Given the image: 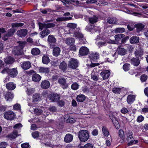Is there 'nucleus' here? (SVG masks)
<instances>
[{"mask_svg":"<svg viewBox=\"0 0 148 148\" xmlns=\"http://www.w3.org/2000/svg\"><path fill=\"white\" fill-rule=\"evenodd\" d=\"M21 106L19 104H16L13 106V108L14 110H18L20 109Z\"/></svg>","mask_w":148,"mask_h":148,"instance_id":"nucleus-63","label":"nucleus"},{"mask_svg":"<svg viewBox=\"0 0 148 148\" xmlns=\"http://www.w3.org/2000/svg\"><path fill=\"white\" fill-rule=\"evenodd\" d=\"M18 74L17 70L15 69H10L9 70V74L12 77H16Z\"/></svg>","mask_w":148,"mask_h":148,"instance_id":"nucleus-25","label":"nucleus"},{"mask_svg":"<svg viewBox=\"0 0 148 148\" xmlns=\"http://www.w3.org/2000/svg\"><path fill=\"white\" fill-rule=\"evenodd\" d=\"M114 40L110 39H105L103 40V41L98 42L97 45L99 48H101V47L106 45L107 43L114 44Z\"/></svg>","mask_w":148,"mask_h":148,"instance_id":"nucleus-6","label":"nucleus"},{"mask_svg":"<svg viewBox=\"0 0 148 148\" xmlns=\"http://www.w3.org/2000/svg\"><path fill=\"white\" fill-rule=\"evenodd\" d=\"M59 96L56 94L51 95H50L49 99L52 101L57 102L60 99Z\"/></svg>","mask_w":148,"mask_h":148,"instance_id":"nucleus-24","label":"nucleus"},{"mask_svg":"<svg viewBox=\"0 0 148 148\" xmlns=\"http://www.w3.org/2000/svg\"><path fill=\"white\" fill-rule=\"evenodd\" d=\"M83 148H93V146L91 144L87 143L84 146Z\"/></svg>","mask_w":148,"mask_h":148,"instance_id":"nucleus-60","label":"nucleus"},{"mask_svg":"<svg viewBox=\"0 0 148 148\" xmlns=\"http://www.w3.org/2000/svg\"><path fill=\"white\" fill-rule=\"evenodd\" d=\"M89 56L90 59L93 61L99 58V55L97 53H91L89 55Z\"/></svg>","mask_w":148,"mask_h":148,"instance_id":"nucleus-35","label":"nucleus"},{"mask_svg":"<svg viewBox=\"0 0 148 148\" xmlns=\"http://www.w3.org/2000/svg\"><path fill=\"white\" fill-rule=\"evenodd\" d=\"M46 109L44 107H41L39 108H35L34 110V112L36 115H39L42 114L43 111H44V112L46 114V115H49V112H47Z\"/></svg>","mask_w":148,"mask_h":148,"instance_id":"nucleus-9","label":"nucleus"},{"mask_svg":"<svg viewBox=\"0 0 148 148\" xmlns=\"http://www.w3.org/2000/svg\"><path fill=\"white\" fill-rule=\"evenodd\" d=\"M14 59L11 57H8L5 59L4 61L7 64H12L14 62Z\"/></svg>","mask_w":148,"mask_h":148,"instance_id":"nucleus-34","label":"nucleus"},{"mask_svg":"<svg viewBox=\"0 0 148 148\" xmlns=\"http://www.w3.org/2000/svg\"><path fill=\"white\" fill-rule=\"evenodd\" d=\"M15 116V114L12 111L6 112L4 114V117L7 120H13Z\"/></svg>","mask_w":148,"mask_h":148,"instance_id":"nucleus-10","label":"nucleus"},{"mask_svg":"<svg viewBox=\"0 0 148 148\" xmlns=\"http://www.w3.org/2000/svg\"><path fill=\"white\" fill-rule=\"evenodd\" d=\"M29 145L28 143H25L21 145V147L22 148H28Z\"/></svg>","mask_w":148,"mask_h":148,"instance_id":"nucleus-61","label":"nucleus"},{"mask_svg":"<svg viewBox=\"0 0 148 148\" xmlns=\"http://www.w3.org/2000/svg\"><path fill=\"white\" fill-rule=\"evenodd\" d=\"M34 90L32 88H27L25 92L27 94L29 95H31L34 92Z\"/></svg>","mask_w":148,"mask_h":148,"instance_id":"nucleus-47","label":"nucleus"},{"mask_svg":"<svg viewBox=\"0 0 148 148\" xmlns=\"http://www.w3.org/2000/svg\"><path fill=\"white\" fill-rule=\"evenodd\" d=\"M38 71L40 73H48L50 71L48 68L40 67L38 68Z\"/></svg>","mask_w":148,"mask_h":148,"instance_id":"nucleus-29","label":"nucleus"},{"mask_svg":"<svg viewBox=\"0 0 148 148\" xmlns=\"http://www.w3.org/2000/svg\"><path fill=\"white\" fill-rule=\"evenodd\" d=\"M49 110L52 112H55L57 111V108L56 107L54 106H50L49 109Z\"/></svg>","mask_w":148,"mask_h":148,"instance_id":"nucleus-56","label":"nucleus"},{"mask_svg":"<svg viewBox=\"0 0 148 148\" xmlns=\"http://www.w3.org/2000/svg\"><path fill=\"white\" fill-rule=\"evenodd\" d=\"M9 70L8 68H5L3 70L1 73L3 74L7 73L9 74Z\"/></svg>","mask_w":148,"mask_h":148,"instance_id":"nucleus-59","label":"nucleus"},{"mask_svg":"<svg viewBox=\"0 0 148 148\" xmlns=\"http://www.w3.org/2000/svg\"><path fill=\"white\" fill-rule=\"evenodd\" d=\"M18 133L17 131H14L13 134H10L8 136L10 139L14 138L18 136Z\"/></svg>","mask_w":148,"mask_h":148,"instance_id":"nucleus-45","label":"nucleus"},{"mask_svg":"<svg viewBox=\"0 0 148 148\" xmlns=\"http://www.w3.org/2000/svg\"><path fill=\"white\" fill-rule=\"evenodd\" d=\"M75 39L72 38H66L65 40V42L68 45L71 46L75 43Z\"/></svg>","mask_w":148,"mask_h":148,"instance_id":"nucleus-21","label":"nucleus"},{"mask_svg":"<svg viewBox=\"0 0 148 148\" xmlns=\"http://www.w3.org/2000/svg\"><path fill=\"white\" fill-rule=\"evenodd\" d=\"M8 145L7 143L5 142H2L0 144V148H6L5 147H6Z\"/></svg>","mask_w":148,"mask_h":148,"instance_id":"nucleus-62","label":"nucleus"},{"mask_svg":"<svg viewBox=\"0 0 148 148\" xmlns=\"http://www.w3.org/2000/svg\"><path fill=\"white\" fill-rule=\"evenodd\" d=\"M50 33V31L48 29H45L41 32L40 33V37L42 38H43L47 36Z\"/></svg>","mask_w":148,"mask_h":148,"instance_id":"nucleus-31","label":"nucleus"},{"mask_svg":"<svg viewBox=\"0 0 148 148\" xmlns=\"http://www.w3.org/2000/svg\"><path fill=\"white\" fill-rule=\"evenodd\" d=\"M107 22L110 24H113L116 23V20L114 18H109L107 20Z\"/></svg>","mask_w":148,"mask_h":148,"instance_id":"nucleus-43","label":"nucleus"},{"mask_svg":"<svg viewBox=\"0 0 148 148\" xmlns=\"http://www.w3.org/2000/svg\"><path fill=\"white\" fill-rule=\"evenodd\" d=\"M119 135L120 137L122 139L124 138V133L123 130L121 129L119 132Z\"/></svg>","mask_w":148,"mask_h":148,"instance_id":"nucleus-55","label":"nucleus"},{"mask_svg":"<svg viewBox=\"0 0 148 148\" xmlns=\"http://www.w3.org/2000/svg\"><path fill=\"white\" fill-rule=\"evenodd\" d=\"M102 131L103 135L106 137H108L109 135V133L107 128L105 126H103Z\"/></svg>","mask_w":148,"mask_h":148,"instance_id":"nucleus-38","label":"nucleus"},{"mask_svg":"<svg viewBox=\"0 0 148 148\" xmlns=\"http://www.w3.org/2000/svg\"><path fill=\"white\" fill-rule=\"evenodd\" d=\"M21 67L24 70H27L31 66V63L29 61L21 62L20 63Z\"/></svg>","mask_w":148,"mask_h":148,"instance_id":"nucleus-11","label":"nucleus"},{"mask_svg":"<svg viewBox=\"0 0 148 148\" xmlns=\"http://www.w3.org/2000/svg\"><path fill=\"white\" fill-rule=\"evenodd\" d=\"M6 88L9 90H12L16 88V85L13 82H10L6 84Z\"/></svg>","mask_w":148,"mask_h":148,"instance_id":"nucleus-27","label":"nucleus"},{"mask_svg":"<svg viewBox=\"0 0 148 148\" xmlns=\"http://www.w3.org/2000/svg\"><path fill=\"white\" fill-rule=\"evenodd\" d=\"M26 42L19 41V45L14 48L12 51L13 54L15 55H20L21 53L22 49L23 48L26 44Z\"/></svg>","mask_w":148,"mask_h":148,"instance_id":"nucleus-3","label":"nucleus"},{"mask_svg":"<svg viewBox=\"0 0 148 148\" xmlns=\"http://www.w3.org/2000/svg\"><path fill=\"white\" fill-rule=\"evenodd\" d=\"M88 49L85 47H82L79 50V53L81 56L87 55L88 53Z\"/></svg>","mask_w":148,"mask_h":148,"instance_id":"nucleus-13","label":"nucleus"},{"mask_svg":"<svg viewBox=\"0 0 148 148\" xmlns=\"http://www.w3.org/2000/svg\"><path fill=\"white\" fill-rule=\"evenodd\" d=\"M131 63L135 66H138L140 63V61L138 58H133L130 60Z\"/></svg>","mask_w":148,"mask_h":148,"instance_id":"nucleus-26","label":"nucleus"},{"mask_svg":"<svg viewBox=\"0 0 148 148\" xmlns=\"http://www.w3.org/2000/svg\"><path fill=\"white\" fill-rule=\"evenodd\" d=\"M144 119V117L142 115L139 116H138L137 121L138 122H142Z\"/></svg>","mask_w":148,"mask_h":148,"instance_id":"nucleus-58","label":"nucleus"},{"mask_svg":"<svg viewBox=\"0 0 148 148\" xmlns=\"http://www.w3.org/2000/svg\"><path fill=\"white\" fill-rule=\"evenodd\" d=\"M130 40L131 44L137 43L139 41V38L137 36H134L131 38Z\"/></svg>","mask_w":148,"mask_h":148,"instance_id":"nucleus-32","label":"nucleus"},{"mask_svg":"<svg viewBox=\"0 0 148 148\" xmlns=\"http://www.w3.org/2000/svg\"><path fill=\"white\" fill-rule=\"evenodd\" d=\"M76 26L77 25L76 24L69 23H68L67 25L66 29L69 31V33H72L74 31Z\"/></svg>","mask_w":148,"mask_h":148,"instance_id":"nucleus-12","label":"nucleus"},{"mask_svg":"<svg viewBox=\"0 0 148 148\" xmlns=\"http://www.w3.org/2000/svg\"><path fill=\"white\" fill-rule=\"evenodd\" d=\"M41 98L40 94L35 93L33 96V102L37 101L40 100Z\"/></svg>","mask_w":148,"mask_h":148,"instance_id":"nucleus-40","label":"nucleus"},{"mask_svg":"<svg viewBox=\"0 0 148 148\" xmlns=\"http://www.w3.org/2000/svg\"><path fill=\"white\" fill-rule=\"evenodd\" d=\"M133 133L132 132L129 131L128 132L127 136V140L129 142L127 144L129 146L131 145H133L134 143L136 144L138 143V141L135 140L134 139L133 137L132 136Z\"/></svg>","mask_w":148,"mask_h":148,"instance_id":"nucleus-4","label":"nucleus"},{"mask_svg":"<svg viewBox=\"0 0 148 148\" xmlns=\"http://www.w3.org/2000/svg\"><path fill=\"white\" fill-rule=\"evenodd\" d=\"M147 76L143 74L141 76L140 79L142 82H145L147 80Z\"/></svg>","mask_w":148,"mask_h":148,"instance_id":"nucleus-54","label":"nucleus"},{"mask_svg":"<svg viewBox=\"0 0 148 148\" xmlns=\"http://www.w3.org/2000/svg\"><path fill=\"white\" fill-rule=\"evenodd\" d=\"M24 25L23 23H13L12 24V27L13 28L8 31L7 33L4 35V37H9L13 36L14 32H16L15 29L13 28L14 27H21Z\"/></svg>","mask_w":148,"mask_h":148,"instance_id":"nucleus-2","label":"nucleus"},{"mask_svg":"<svg viewBox=\"0 0 148 148\" xmlns=\"http://www.w3.org/2000/svg\"><path fill=\"white\" fill-rule=\"evenodd\" d=\"M56 39L53 35H50L48 36L47 41L51 45H54L56 42Z\"/></svg>","mask_w":148,"mask_h":148,"instance_id":"nucleus-14","label":"nucleus"},{"mask_svg":"<svg viewBox=\"0 0 148 148\" xmlns=\"http://www.w3.org/2000/svg\"><path fill=\"white\" fill-rule=\"evenodd\" d=\"M27 33V30L25 29H20L17 32V35L20 37H23L26 36Z\"/></svg>","mask_w":148,"mask_h":148,"instance_id":"nucleus-15","label":"nucleus"},{"mask_svg":"<svg viewBox=\"0 0 148 148\" xmlns=\"http://www.w3.org/2000/svg\"><path fill=\"white\" fill-rule=\"evenodd\" d=\"M130 67V64H125L123 66V69L125 71H127L129 70Z\"/></svg>","mask_w":148,"mask_h":148,"instance_id":"nucleus-51","label":"nucleus"},{"mask_svg":"<svg viewBox=\"0 0 148 148\" xmlns=\"http://www.w3.org/2000/svg\"><path fill=\"white\" fill-rule=\"evenodd\" d=\"M121 89L120 88H114L112 89L113 92L116 94L119 93L121 92Z\"/></svg>","mask_w":148,"mask_h":148,"instance_id":"nucleus-52","label":"nucleus"},{"mask_svg":"<svg viewBox=\"0 0 148 148\" xmlns=\"http://www.w3.org/2000/svg\"><path fill=\"white\" fill-rule=\"evenodd\" d=\"M79 87L78 84L76 82L73 83L71 86V88L72 89L74 90H76Z\"/></svg>","mask_w":148,"mask_h":148,"instance_id":"nucleus-53","label":"nucleus"},{"mask_svg":"<svg viewBox=\"0 0 148 148\" xmlns=\"http://www.w3.org/2000/svg\"><path fill=\"white\" fill-rule=\"evenodd\" d=\"M32 134L33 137L34 138L38 137L39 135V132L37 131L32 133Z\"/></svg>","mask_w":148,"mask_h":148,"instance_id":"nucleus-57","label":"nucleus"},{"mask_svg":"<svg viewBox=\"0 0 148 148\" xmlns=\"http://www.w3.org/2000/svg\"><path fill=\"white\" fill-rule=\"evenodd\" d=\"M110 117L116 128L117 129H119V122L117 121L116 118L113 116H110Z\"/></svg>","mask_w":148,"mask_h":148,"instance_id":"nucleus-19","label":"nucleus"},{"mask_svg":"<svg viewBox=\"0 0 148 148\" xmlns=\"http://www.w3.org/2000/svg\"><path fill=\"white\" fill-rule=\"evenodd\" d=\"M50 86L49 82L47 80H45L42 81L40 84L42 88L46 89L48 88Z\"/></svg>","mask_w":148,"mask_h":148,"instance_id":"nucleus-16","label":"nucleus"},{"mask_svg":"<svg viewBox=\"0 0 148 148\" xmlns=\"http://www.w3.org/2000/svg\"><path fill=\"white\" fill-rule=\"evenodd\" d=\"M136 96L133 95H130L127 97V103L131 104L135 100Z\"/></svg>","mask_w":148,"mask_h":148,"instance_id":"nucleus-22","label":"nucleus"},{"mask_svg":"<svg viewBox=\"0 0 148 148\" xmlns=\"http://www.w3.org/2000/svg\"><path fill=\"white\" fill-rule=\"evenodd\" d=\"M98 17L95 16H93L92 17L89 18L88 20L90 23L91 24H94L98 21Z\"/></svg>","mask_w":148,"mask_h":148,"instance_id":"nucleus-37","label":"nucleus"},{"mask_svg":"<svg viewBox=\"0 0 148 148\" xmlns=\"http://www.w3.org/2000/svg\"><path fill=\"white\" fill-rule=\"evenodd\" d=\"M14 94L12 92H8L5 95V98L7 101H10L13 98Z\"/></svg>","mask_w":148,"mask_h":148,"instance_id":"nucleus-18","label":"nucleus"},{"mask_svg":"<svg viewBox=\"0 0 148 148\" xmlns=\"http://www.w3.org/2000/svg\"><path fill=\"white\" fill-rule=\"evenodd\" d=\"M135 26L136 29L137 31L139 32L143 29L145 25L139 23L136 25Z\"/></svg>","mask_w":148,"mask_h":148,"instance_id":"nucleus-36","label":"nucleus"},{"mask_svg":"<svg viewBox=\"0 0 148 148\" xmlns=\"http://www.w3.org/2000/svg\"><path fill=\"white\" fill-rule=\"evenodd\" d=\"M78 62L77 60L71 58L69 62L68 66L73 69H75L78 67Z\"/></svg>","mask_w":148,"mask_h":148,"instance_id":"nucleus-5","label":"nucleus"},{"mask_svg":"<svg viewBox=\"0 0 148 148\" xmlns=\"http://www.w3.org/2000/svg\"><path fill=\"white\" fill-rule=\"evenodd\" d=\"M67 79H66L64 77H60L58 80V82L64 89L66 88L68 86V84L66 82Z\"/></svg>","mask_w":148,"mask_h":148,"instance_id":"nucleus-8","label":"nucleus"},{"mask_svg":"<svg viewBox=\"0 0 148 148\" xmlns=\"http://www.w3.org/2000/svg\"><path fill=\"white\" fill-rule=\"evenodd\" d=\"M32 79L34 82H39L41 80V77L39 74L35 73L33 75Z\"/></svg>","mask_w":148,"mask_h":148,"instance_id":"nucleus-28","label":"nucleus"},{"mask_svg":"<svg viewBox=\"0 0 148 148\" xmlns=\"http://www.w3.org/2000/svg\"><path fill=\"white\" fill-rule=\"evenodd\" d=\"M117 52L121 56L125 55L127 53V50L121 47H119L117 49Z\"/></svg>","mask_w":148,"mask_h":148,"instance_id":"nucleus-20","label":"nucleus"},{"mask_svg":"<svg viewBox=\"0 0 148 148\" xmlns=\"http://www.w3.org/2000/svg\"><path fill=\"white\" fill-rule=\"evenodd\" d=\"M73 139V136L70 134H66L64 138V141L66 143H70L72 141Z\"/></svg>","mask_w":148,"mask_h":148,"instance_id":"nucleus-23","label":"nucleus"},{"mask_svg":"<svg viewBox=\"0 0 148 148\" xmlns=\"http://www.w3.org/2000/svg\"><path fill=\"white\" fill-rule=\"evenodd\" d=\"M110 74V71L108 70H106L102 72L100 74L103 79H105L109 77Z\"/></svg>","mask_w":148,"mask_h":148,"instance_id":"nucleus-17","label":"nucleus"},{"mask_svg":"<svg viewBox=\"0 0 148 148\" xmlns=\"http://www.w3.org/2000/svg\"><path fill=\"white\" fill-rule=\"evenodd\" d=\"M66 121L67 123H73L75 122V120L73 118H69L66 120Z\"/></svg>","mask_w":148,"mask_h":148,"instance_id":"nucleus-64","label":"nucleus"},{"mask_svg":"<svg viewBox=\"0 0 148 148\" xmlns=\"http://www.w3.org/2000/svg\"><path fill=\"white\" fill-rule=\"evenodd\" d=\"M74 36L78 38H82L83 37V34L80 32H75L74 33Z\"/></svg>","mask_w":148,"mask_h":148,"instance_id":"nucleus-49","label":"nucleus"},{"mask_svg":"<svg viewBox=\"0 0 148 148\" xmlns=\"http://www.w3.org/2000/svg\"><path fill=\"white\" fill-rule=\"evenodd\" d=\"M86 97L83 95H79L77 96V101L79 102H82L85 99Z\"/></svg>","mask_w":148,"mask_h":148,"instance_id":"nucleus-41","label":"nucleus"},{"mask_svg":"<svg viewBox=\"0 0 148 148\" xmlns=\"http://www.w3.org/2000/svg\"><path fill=\"white\" fill-rule=\"evenodd\" d=\"M60 48L58 47H54L53 50V54L55 56H58L60 54Z\"/></svg>","mask_w":148,"mask_h":148,"instance_id":"nucleus-30","label":"nucleus"},{"mask_svg":"<svg viewBox=\"0 0 148 148\" xmlns=\"http://www.w3.org/2000/svg\"><path fill=\"white\" fill-rule=\"evenodd\" d=\"M67 64L65 62L63 61L60 63L59 65V68L63 71H64L67 69Z\"/></svg>","mask_w":148,"mask_h":148,"instance_id":"nucleus-39","label":"nucleus"},{"mask_svg":"<svg viewBox=\"0 0 148 148\" xmlns=\"http://www.w3.org/2000/svg\"><path fill=\"white\" fill-rule=\"evenodd\" d=\"M135 56L138 58H139V57H141L143 55V51L140 50L136 51L135 52Z\"/></svg>","mask_w":148,"mask_h":148,"instance_id":"nucleus-48","label":"nucleus"},{"mask_svg":"<svg viewBox=\"0 0 148 148\" xmlns=\"http://www.w3.org/2000/svg\"><path fill=\"white\" fill-rule=\"evenodd\" d=\"M78 136L79 140L83 142L87 141L90 136L88 132L86 130H80L78 133Z\"/></svg>","mask_w":148,"mask_h":148,"instance_id":"nucleus-1","label":"nucleus"},{"mask_svg":"<svg viewBox=\"0 0 148 148\" xmlns=\"http://www.w3.org/2000/svg\"><path fill=\"white\" fill-rule=\"evenodd\" d=\"M124 35L123 34H118L115 36V40L117 41L120 40L124 36Z\"/></svg>","mask_w":148,"mask_h":148,"instance_id":"nucleus-46","label":"nucleus"},{"mask_svg":"<svg viewBox=\"0 0 148 148\" xmlns=\"http://www.w3.org/2000/svg\"><path fill=\"white\" fill-rule=\"evenodd\" d=\"M125 31V29L123 28H118L114 30V32L116 33H123Z\"/></svg>","mask_w":148,"mask_h":148,"instance_id":"nucleus-50","label":"nucleus"},{"mask_svg":"<svg viewBox=\"0 0 148 148\" xmlns=\"http://www.w3.org/2000/svg\"><path fill=\"white\" fill-rule=\"evenodd\" d=\"M72 19V17H59L56 19V21H62L69 20Z\"/></svg>","mask_w":148,"mask_h":148,"instance_id":"nucleus-42","label":"nucleus"},{"mask_svg":"<svg viewBox=\"0 0 148 148\" xmlns=\"http://www.w3.org/2000/svg\"><path fill=\"white\" fill-rule=\"evenodd\" d=\"M42 62L45 64H48L50 62V59L48 56L47 55H44L42 58Z\"/></svg>","mask_w":148,"mask_h":148,"instance_id":"nucleus-44","label":"nucleus"},{"mask_svg":"<svg viewBox=\"0 0 148 148\" xmlns=\"http://www.w3.org/2000/svg\"><path fill=\"white\" fill-rule=\"evenodd\" d=\"M39 29L42 30L43 28H50L54 27L55 25L52 23H38Z\"/></svg>","mask_w":148,"mask_h":148,"instance_id":"nucleus-7","label":"nucleus"},{"mask_svg":"<svg viewBox=\"0 0 148 148\" xmlns=\"http://www.w3.org/2000/svg\"><path fill=\"white\" fill-rule=\"evenodd\" d=\"M31 53L34 56H37L40 54V51L38 48H33L32 49Z\"/></svg>","mask_w":148,"mask_h":148,"instance_id":"nucleus-33","label":"nucleus"}]
</instances>
